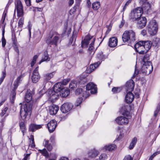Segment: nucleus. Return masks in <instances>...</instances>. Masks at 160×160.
<instances>
[{
	"label": "nucleus",
	"instance_id": "e433bc0d",
	"mask_svg": "<svg viewBox=\"0 0 160 160\" xmlns=\"http://www.w3.org/2000/svg\"><path fill=\"white\" fill-rule=\"evenodd\" d=\"M137 142V138L136 137H134L132 139L131 142L130 143L129 146V149L130 150L132 149L135 145H136Z\"/></svg>",
	"mask_w": 160,
	"mask_h": 160
},
{
	"label": "nucleus",
	"instance_id": "69168bd1",
	"mask_svg": "<svg viewBox=\"0 0 160 160\" xmlns=\"http://www.w3.org/2000/svg\"><path fill=\"white\" fill-rule=\"evenodd\" d=\"M87 7L88 8H90L91 6V3L90 0H88L87 1Z\"/></svg>",
	"mask_w": 160,
	"mask_h": 160
},
{
	"label": "nucleus",
	"instance_id": "a211bd4d",
	"mask_svg": "<svg viewBox=\"0 0 160 160\" xmlns=\"http://www.w3.org/2000/svg\"><path fill=\"white\" fill-rule=\"evenodd\" d=\"M118 40L117 38L112 37L110 38L108 42V46L111 48L116 47L118 44Z\"/></svg>",
	"mask_w": 160,
	"mask_h": 160
},
{
	"label": "nucleus",
	"instance_id": "7ed1b4c3",
	"mask_svg": "<svg viewBox=\"0 0 160 160\" xmlns=\"http://www.w3.org/2000/svg\"><path fill=\"white\" fill-rule=\"evenodd\" d=\"M129 108L128 105L124 106L122 108V114L123 116L118 117L115 119L117 123L119 125H122L128 123V119L131 118L130 112L127 110Z\"/></svg>",
	"mask_w": 160,
	"mask_h": 160
},
{
	"label": "nucleus",
	"instance_id": "cd10ccee",
	"mask_svg": "<svg viewBox=\"0 0 160 160\" xmlns=\"http://www.w3.org/2000/svg\"><path fill=\"white\" fill-rule=\"evenodd\" d=\"M151 8V5L148 2H147L143 5L142 8L143 11H144L145 12H148Z\"/></svg>",
	"mask_w": 160,
	"mask_h": 160
},
{
	"label": "nucleus",
	"instance_id": "c03bdc74",
	"mask_svg": "<svg viewBox=\"0 0 160 160\" xmlns=\"http://www.w3.org/2000/svg\"><path fill=\"white\" fill-rule=\"evenodd\" d=\"M77 85L75 81L71 82L69 84V88L72 89L77 87Z\"/></svg>",
	"mask_w": 160,
	"mask_h": 160
},
{
	"label": "nucleus",
	"instance_id": "c756f323",
	"mask_svg": "<svg viewBox=\"0 0 160 160\" xmlns=\"http://www.w3.org/2000/svg\"><path fill=\"white\" fill-rule=\"evenodd\" d=\"M50 60V58L49 57L47 51H45L44 52V55L42 57V59L40 61L39 64H40L42 62L44 61H49Z\"/></svg>",
	"mask_w": 160,
	"mask_h": 160
},
{
	"label": "nucleus",
	"instance_id": "4468645a",
	"mask_svg": "<svg viewBox=\"0 0 160 160\" xmlns=\"http://www.w3.org/2000/svg\"><path fill=\"white\" fill-rule=\"evenodd\" d=\"M57 122L54 120H51L47 125L48 129L50 132H53L57 126Z\"/></svg>",
	"mask_w": 160,
	"mask_h": 160
},
{
	"label": "nucleus",
	"instance_id": "49530a36",
	"mask_svg": "<svg viewBox=\"0 0 160 160\" xmlns=\"http://www.w3.org/2000/svg\"><path fill=\"white\" fill-rule=\"evenodd\" d=\"M31 141L32 143L31 144V147L32 148H34L35 147V144L34 143V136L32 135L30 136V138H29Z\"/></svg>",
	"mask_w": 160,
	"mask_h": 160
},
{
	"label": "nucleus",
	"instance_id": "aec40b11",
	"mask_svg": "<svg viewBox=\"0 0 160 160\" xmlns=\"http://www.w3.org/2000/svg\"><path fill=\"white\" fill-rule=\"evenodd\" d=\"M92 38V37L89 35L86 36L84 39L82 41L81 46L83 48L87 47L89 42V41Z\"/></svg>",
	"mask_w": 160,
	"mask_h": 160
},
{
	"label": "nucleus",
	"instance_id": "603ef678",
	"mask_svg": "<svg viewBox=\"0 0 160 160\" xmlns=\"http://www.w3.org/2000/svg\"><path fill=\"white\" fill-rule=\"evenodd\" d=\"M12 41H13V44L14 46H17V39L15 35H13L12 37Z\"/></svg>",
	"mask_w": 160,
	"mask_h": 160
},
{
	"label": "nucleus",
	"instance_id": "58836bf2",
	"mask_svg": "<svg viewBox=\"0 0 160 160\" xmlns=\"http://www.w3.org/2000/svg\"><path fill=\"white\" fill-rule=\"evenodd\" d=\"M152 43L155 46H158L160 44V39L158 38H155L153 40Z\"/></svg>",
	"mask_w": 160,
	"mask_h": 160
},
{
	"label": "nucleus",
	"instance_id": "9b49d317",
	"mask_svg": "<svg viewBox=\"0 0 160 160\" xmlns=\"http://www.w3.org/2000/svg\"><path fill=\"white\" fill-rule=\"evenodd\" d=\"M72 105L71 103L67 102L63 104L61 107V110L63 113H66L72 108Z\"/></svg>",
	"mask_w": 160,
	"mask_h": 160
},
{
	"label": "nucleus",
	"instance_id": "ddd939ff",
	"mask_svg": "<svg viewBox=\"0 0 160 160\" xmlns=\"http://www.w3.org/2000/svg\"><path fill=\"white\" fill-rule=\"evenodd\" d=\"M86 89L87 90H90L92 94H93L97 92V89L96 85L92 82L88 83L86 85Z\"/></svg>",
	"mask_w": 160,
	"mask_h": 160
},
{
	"label": "nucleus",
	"instance_id": "37998d69",
	"mask_svg": "<svg viewBox=\"0 0 160 160\" xmlns=\"http://www.w3.org/2000/svg\"><path fill=\"white\" fill-rule=\"evenodd\" d=\"M149 55L148 54H146L144 55L142 61L143 63L147 62H150L149 61Z\"/></svg>",
	"mask_w": 160,
	"mask_h": 160
},
{
	"label": "nucleus",
	"instance_id": "052dcab7",
	"mask_svg": "<svg viewBox=\"0 0 160 160\" xmlns=\"http://www.w3.org/2000/svg\"><path fill=\"white\" fill-rule=\"evenodd\" d=\"M30 154H26L23 158V160H29V156Z\"/></svg>",
	"mask_w": 160,
	"mask_h": 160
},
{
	"label": "nucleus",
	"instance_id": "f704fd0d",
	"mask_svg": "<svg viewBox=\"0 0 160 160\" xmlns=\"http://www.w3.org/2000/svg\"><path fill=\"white\" fill-rule=\"evenodd\" d=\"M100 2L98 1H96L92 3V9L96 10H98L100 7Z\"/></svg>",
	"mask_w": 160,
	"mask_h": 160
},
{
	"label": "nucleus",
	"instance_id": "f8f14e48",
	"mask_svg": "<svg viewBox=\"0 0 160 160\" xmlns=\"http://www.w3.org/2000/svg\"><path fill=\"white\" fill-rule=\"evenodd\" d=\"M137 21L138 27L140 29L143 28L146 25L147 19L145 17H142L137 19Z\"/></svg>",
	"mask_w": 160,
	"mask_h": 160
},
{
	"label": "nucleus",
	"instance_id": "412c9836",
	"mask_svg": "<svg viewBox=\"0 0 160 160\" xmlns=\"http://www.w3.org/2000/svg\"><path fill=\"white\" fill-rule=\"evenodd\" d=\"M63 88V85L62 83L61 82H60L55 84L53 87L52 90L59 93V92L61 91Z\"/></svg>",
	"mask_w": 160,
	"mask_h": 160
},
{
	"label": "nucleus",
	"instance_id": "473e14b6",
	"mask_svg": "<svg viewBox=\"0 0 160 160\" xmlns=\"http://www.w3.org/2000/svg\"><path fill=\"white\" fill-rule=\"evenodd\" d=\"M158 29V28H151V29H148V31L149 34L152 36L155 35L157 32Z\"/></svg>",
	"mask_w": 160,
	"mask_h": 160
},
{
	"label": "nucleus",
	"instance_id": "13d9d810",
	"mask_svg": "<svg viewBox=\"0 0 160 160\" xmlns=\"http://www.w3.org/2000/svg\"><path fill=\"white\" fill-rule=\"evenodd\" d=\"M24 1L27 6H30L31 5V0H24Z\"/></svg>",
	"mask_w": 160,
	"mask_h": 160
},
{
	"label": "nucleus",
	"instance_id": "680f3d73",
	"mask_svg": "<svg viewBox=\"0 0 160 160\" xmlns=\"http://www.w3.org/2000/svg\"><path fill=\"white\" fill-rule=\"evenodd\" d=\"M139 72V71H138V70H137L136 68L135 70L133 76V77H134L136 76V75H137L138 74Z\"/></svg>",
	"mask_w": 160,
	"mask_h": 160
},
{
	"label": "nucleus",
	"instance_id": "f03ea898",
	"mask_svg": "<svg viewBox=\"0 0 160 160\" xmlns=\"http://www.w3.org/2000/svg\"><path fill=\"white\" fill-rule=\"evenodd\" d=\"M152 43L149 41H141L137 42L134 45L136 51L140 54L146 53L150 49Z\"/></svg>",
	"mask_w": 160,
	"mask_h": 160
},
{
	"label": "nucleus",
	"instance_id": "0eeeda50",
	"mask_svg": "<svg viewBox=\"0 0 160 160\" xmlns=\"http://www.w3.org/2000/svg\"><path fill=\"white\" fill-rule=\"evenodd\" d=\"M153 69V67L151 62H147L143 63L141 72L143 73L147 74L151 73Z\"/></svg>",
	"mask_w": 160,
	"mask_h": 160
},
{
	"label": "nucleus",
	"instance_id": "6ab92c4d",
	"mask_svg": "<svg viewBox=\"0 0 160 160\" xmlns=\"http://www.w3.org/2000/svg\"><path fill=\"white\" fill-rule=\"evenodd\" d=\"M134 98V95L131 92L128 91L125 96L126 102L128 103H131L133 101Z\"/></svg>",
	"mask_w": 160,
	"mask_h": 160
},
{
	"label": "nucleus",
	"instance_id": "ea45409f",
	"mask_svg": "<svg viewBox=\"0 0 160 160\" xmlns=\"http://www.w3.org/2000/svg\"><path fill=\"white\" fill-rule=\"evenodd\" d=\"M24 18H21L19 20L18 28L20 29V31H22V28L23 27L24 24Z\"/></svg>",
	"mask_w": 160,
	"mask_h": 160
},
{
	"label": "nucleus",
	"instance_id": "2f4dec72",
	"mask_svg": "<svg viewBox=\"0 0 160 160\" xmlns=\"http://www.w3.org/2000/svg\"><path fill=\"white\" fill-rule=\"evenodd\" d=\"M104 148L106 150L111 151L116 148V146L115 144H112L108 145H106L104 147Z\"/></svg>",
	"mask_w": 160,
	"mask_h": 160
},
{
	"label": "nucleus",
	"instance_id": "b1692460",
	"mask_svg": "<svg viewBox=\"0 0 160 160\" xmlns=\"http://www.w3.org/2000/svg\"><path fill=\"white\" fill-rule=\"evenodd\" d=\"M23 77L22 75H21L18 76L15 81L13 84L14 89H16L17 88L19 84L21 83Z\"/></svg>",
	"mask_w": 160,
	"mask_h": 160
},
{
	"label": "nucleus",
	"instance_id": "c85d7f7f",
	"mask_svg": "<svg viewBox=\"0 0 160 160\" xmlns=\"http://www.w3.org/2000/svg\"><path fill=\"white\" fill-rule=\"evenodd\" d=\"M70 94L69 91L63 88L61 91L60 95L63 98L67 97Z\"/></svg>",
	"mask_w": 160,
	"mask_h": 160
},
{
	"label": "nucleus",
	"instance_id": "423d86ee",
	"mask_svg": "<svg viewBox=\"0 0 160 160\" xmlns=\"http://www.w3.org/2000/svg\"><path fill=\"white\" fill-rule=\"evenodd\" d=\"M59 38L57 36H54V35H52L48 36L46 40V42L48 45L50 47L52 46L54 47H56L58 45V42Z\"/></svg>",
	"mask_w": 160,
	"mask_h": 160
},
{
	"label": "nucleus",
	"instance_id": "a18cd8bd",
	"mask_svg": "<svg viewBox=\"0 0 160 160\" xmlns=\"http://www.w3.org/2000/svg\"><path fill=\"white\" fill-rule=\"evenodd\" d=\"M121 90V88L119 87H114L112 89V91L114 93L119 92Z\"/></svg>",
	"mask_w": 160,
	"mask_h": 160
},
{
	"label": "nucleus",
	"instance_id": "7c9ffc66",
	"mask_svg": "<svg viewBox=\"0 0 160 160\" xmlns=\"http://www.w3.org/2000/svg\"><path fill=\"white\" fill-rule=\"evenodd\" d=\"M7 75L6 72V67L4 68L2 70L1 72V76L0 78V85L3 82L4 79L6 77Z\"/></svg>",
	"mask_w": 160,
	"mask_h": 160
},
{
	"label": "nucleus",
	"instance_id": "39448f33",
	"mask_svg": "<svg viewBox=\"0 0 160 160\" xmlns=\"http://www.w3.org/2000/svg\"><path fill=\"white\" fill-rule=\"evenodd\" d=\"M143 12L142 7H138L134 9L131 13V19L135 21L137 19L141 18Z\"/></svg>",
	"mask_w": 160,
	"mask_h": 160
},
{
	"label": "nucleus",
	"instance_id": "3c124183",
	"mask_svg": "<svg viewBox=\"0 0 160 160\" xmlns=\"http://www.w3.org/2000/svg\"><path fill=\"white\" fill-rule=\"evenodd\" d=\"M82 91V89L81 88H77L75 92L76 95H78L81 93Z\"/></svg>",
	"mask_w": 160,
	"mask_h": 160
},
{
	"label": "nucleus",
	"instance_id": "bb28decb",
	"mask_svg": "<svg viewBox=\"0 0 160 160\" xmlns=\"http://www.w3.org/2000/svg\"><path fill=\"white\" fill-rule=\"evenodd\" d=\"M158 28V24L156 22V21L155 20H152L150 21L148 25V29H151V28Z\"/></svg>",
	"mask_w": 160,
	"mask_h": 160
},
{
	"label": "nucleus",
	"instance_id": "864d4df0",
	"mask_svg": "<svg viewBox=\"0 0 160 160\" xmlns=\"http://www.w3.org/2000/svg\"><path fill=\"white\" fill-rule=\"evenodd\" d=\"M8 109L7 107H5L3 110L2 111V112L0 113V116L1 117L3 116L6 113V111Z\"/></svg>",
	"mask_w": 160,
	"mask_h": 160
},
{
	"label": "nucleus",
	"instance_id": "6e6d98bb",
	"mask_svg": "<svg viewBox=\"0 0 160 160\" xmlns=\"http://www.w3.org/2000/svg\"><path fill=\"white\" fill-rule=\"evenodd\" d=\"M70 81V79H65L63 80L62 82V85H65L67 84V83Z\"/></svg>",
	"mask_w": 160,
	"mask_h": 160
},
{
	"label": "nucleus",
	"instance_id": "09e8293b",
	"mask_svg": "<svg viewBox=\"0 0 160 160\" xmlns=\"http://www.w3.org/2000/svg\"><path fill=\"white\" fill-rule=\"evenodd\" d=\"M82 98H78L77 99V101L75 104L76 106H78L82 103Z\"/></svg>",
	"mask_w": 160,
	"mask_h": 160
},
{
	"label": "nucleus",
	"instance_id": "f257e3e1",
	"mask_svg": "<svg viewBox=\"0 0 160 160\" xmlns=\"http://www.w3.org/2000/svg\"><path fill=\"white\" fill-rule=\"evenodd\" d=\"M32 99V93L29 91H28L26 92L25 96V100L27 103L23 106V108L22 105L21 106L20 116L23 120L26 119L28 115L31 114L32 106V104L30 102ZM20 104H22L21 103H20Z\"/></svg>",
	"mask_w": 160,
	"mask_h": 160
},
{
	"label": "nucleus",
	"instance_id": "20e7f679",
	"mask_svg": "<svg viewBox=\"0 0 160 160\" xmlns=\"http://www.w3.org/2000/svg\"><path fill=\"white\" fill-rule=\"evenodd\" d=\"M135 32L132 30H126L123 33L122 38L124 42H128L129 45L134 44L136 40Z\"/></svg>",
	"mask_w": 160,
	"mask_h": 160
},
{
	"label": "nucleus",
	"instance_id": "9d476101",
	"mask_svg": "<svg viewBox=\"0 0 160 160\" xmlns=\"http://www.w3.org/2000/svg\"><path fill=\"white\" fill-rule=\"evenodd\" d=\"M38 67H37L33 70L32 76V82L34 83L38 82L40 78V76L38 72Z\"/></svg>",
	"mask_w": 160,
	"mask_h": 160
},
{
	"label": "nucleus",
	"instance_id": "1a4fd4ad",
	"mask_svg": "<svg viewBox=\"0 0 160 160\" xmlns=\"http://www.w3.org/2000/svg\"><path fill=\"white\" fill-rule=\"evenodd\" d=\"M48 96L49 100L53 102L58 98L59 93L51 89L48 91Z\"/></svg>",
	"mask_w": 160,
	"mask_h": 160
},
{
	"label": "nucleus",
	"instance_id": "e2e57ef3",
	"mask_svg": "<svg viewBox=\"0 0 160 160\" xmlns=\"http://www.w3.org/2000/svg\"><path fill=\"white\" fill-rule=\"evenodd\" d=\"M146 33H147V31L146 30L143 29L142 31L141 32V34L143 36H145L146 34Z\"/></svg>",
	"mask_w": 160,
	"mask_h": 160
},
{
	"label": "nucleus",
	"instance_id": "8fccbe9b",
	"mask_svg": "<svg viewBox=\"0 0 160 160\" xmlns=\"http://www.w3.org/2000/svg\"><path fill=\"white\" fill-rule=\"evenodd\" d=\"M79 7V4H78L77 5H76L72 8L70 10V12H72V13H73V12H75L76 10Z\"/></svg>",
	"mask_w": 160,
	"mask_h": 160
},
{
	"label": "nucleus",
	"instance_id": "5701e85b",
	"mask_svg": "<svg viewBox=\"0 0 160 160\" xmlns=\"http://www.w3.org/2000/svg\"><path fill=\"white\" fill-rule=\"evenodd\" d=\"M43 145L49 151H50L52 149V145L49 143V141L48 140L44 139L43 142Z\"/></svg>",
	"mask_w": 160,
	"mask_h": 160
},
{
	"label": "nucleus",
	"instance_id": "4d7b16f0",
	"mask_svg": "<svg viewBox=\"0 0 160 160\" xmlns=\"http://www.w3.org/2000/svg\"><path fill=\"white\" fill-rule=\"evenodd\" d=\"M123 160H133L131 156L128 155L126 156Z\"/></svg>",
	"mask_w": 160,
	"mask_h": 160
},
{
	"label": "nucleus",
	"instance_id": "a19ab883",
	"mask_svg": "<svg viewBox=\"0 0 160 160\" xmlns=\"http://www.w3.org/2000/svg\"><path fill=\"white\" fill-rule=\"evenodd\" d=\"M5 33L4 29L3 28L2 31V46L3 47H4L6 44V41L4 38V34Z\"/></svg>",
	"mask_w": 160,
	"mask_h": 160
},
{
	"label": "nucleus",
	"instance_id": "4be33fe9",
	"mask_svg": "<svg viewBox=\"0 0 160 160\" xmlns=\"http://www.w3.org/2000/svg\"><path fill=\"white\" fill-rule=\"evenodd\" d=\"M95 40V38H94L93 39L92 42L90 44L89 48L88 49V52L89 53V54L91 56L93 55L95 52V51L94 49L93 45Z\"/></svg>",
	"mask_w": 160,
	"mask_h": 160
},
{
	"label": "nucleus",
	"instance_id": "2eb2a0df",
	"mask_svg": "<svg viewBox=\"0 0 160 160\" xmlns=\"http://www.w3.org/2000/svg\"><path fill=\"white\" fill-rule=\"evenodd\" d=\"M134 82L132 79L127 81L126 84V90L127 91L132 92L134 88Z\"/></svg>",
	"mask_w": 160,
	"mask_h": 160
},
{
	"label": "nucleus",
	"instance_id": "5fc2aeb1",
	"mask_svg": "<svg viewBox=\"0 0 160 160\" xmlns=\"http://www.w3.org/2000/svg\"><path fill=\"white\" fill-rule=\"evenodd\" d=\"M76 35L75 34H73L72 38L70 40V41H69V44H71L72 43V42L74 39H75V40L76 39Z\"/></svg>",
	"mask_w": 160,
	"mask_h": 160
},
{
	"label": "nucleus",
	"instance_id": "dca6fc26",
	"mask_svg": "<svg viewBox=\"0 0 160 160\" xmlns=\"http://www.w3.org/2000/svg\"><path fill=\"white\" fill-rule=\"evenodd\" d=\"M99 153V152L94 149H91L90 150L88 153V158L90 159L95 158Z\"/></svg>",
	"mask_w": 160,
	"mask_h": 160
},
{
	"label": "nucleus",
	"instance_id": "a878e982",
	"mask_svg": "<svg viewBox=\"0 0 160 160\" xmlns=\"http://www.w3.org/2000/svg\"><path fill=\"white\" fill-rule=\"evenodd\" d=\"M42 127L41 125H37L35 124H32L30 125L29 127L30 131L33 132L35 130L41 128Z\"/></svg>",
	"mask_w": 160,
	"mask_h": 160
},
{
	"label": "nucleus",
	"instance_id": "338daca9",
	"mask_svg": "<svg viewBox=\"0 0 160 160\" xmlns=\"http://www.w3.org/2000/svg\"><path fill=\"white\" fill-rule=\"evenodd\" d=\"M14 48L15 50L16 51V52L18 53L19 52V51L18 48V47L17 45L16 46H14Z\"/></svg>",
	"mask_w": 160,
	"mask_h": 160
},
{
	"label": "nucleus",
	"instance_id": "bf43d9fd",
	"mask_svg": "<svg viewBox=\"0 0 160 160\" xmlns=\"http://www.w3.org/2000/svg\"><path fill=\"white\" fill-rule=\"evenodd\" d=\"M160 153V151H157L156 152H155L154 153H153L151 156H150V157L153 158L157 155L158 154Z\"/></svg>",
	"mask_w": 160,
	"mask_h": 160
},
{
	"label": "nucleus",
	"instance_id": "72a5a7b5",
	"mask_svg": "<svg viewBox=\"0 0 160 160\" xmlns=\"http://www.w3.org/2000/svg\"><path fill=\"white\" fill-rule=\"evenodd\" d=\"M19 126L22 132L24 135V133L26 132V128L23 122H21L19 123Z\"/></svg>",
	"mask_w": 160,
	"mask_h": 160
},
{
	"label": "nucleus",
	"instance_id": "4c0bfd02",
	"mask_svg": "<svg viewBox=\"0 0 160 160\" xmlns=\"http://www.w3.org/2000/svg\"><path fill=\"white\" fill-rule=\"evenodd\" d=\"M97 58L98 59L103 61L107 58V57L105 55L103 54L102 52H101L97 54Z\"/></svg>",
	"mask_w": 160,
	"mask_h": 160
},
{
	"label": "nucleus",
	"instance_id": "774afa93",
	"mask_svg": "<svg viewBox=\"0 0 160 160\" xmlns=\"http://www.w3.org/2000/svg\"><path fill=\"white\" fill-rule=\"evenodd\" d=\"M132 0H129L128 1H127L125 4L126 6H128L129 5V4L132 1Z\"/></svg>",
	"mask_w": 160,
	"mask_h": 160
},
{
	"label": "nucleus",
	"instance_id": "6e6552de",
	"mask_svg": "<svg viewBox=\"0 0 160 160\" xmlns=\"http://www.w3.org/2000/svg\"><path fill=\"white\" fill-rule=\"evenodd\" d=\"M17 10V16L18 17L22 16L23 15V7L22 4L20 0H18L15 4V8L14 13Z\"/></svg>",
	"mask_w": 160,
	"mask_h": 160
},
{
	"label": "nucleus",
	"instance_id": "393cba45",
	"mask_svg": "<svg viewBox=\"0 0 160 160\" xmlns=\"http://www.w3.org/2000/svg\"><path fill=\"white\" fill-rule=\"evenodd\" d=\"M101 62L99 61L94 63L93 64H91L90 65L89 68L88 69V71L89 73L93 72L95 69H96L99 65L101 64Z\"/></svg>",
	"mask_w": 160,
	"mask_h": 160
},
{
	"label": "nucleus",
	"instance_id": "c9c22d12",
	"mask_svg": "<svg viewBox=\"0 0 160 160\" xmlns=\"http://www.w3.org/2000/svg\"><path fill=\"white\" fill-rule=\"evenodd\" d=\"M54 72H53L49 73H47L44 75V80L47 81L49 80L53 76V73Z\"/></svg>",
	"mask_w": 160,
	"mask_h": 160
},
{
	"label": "nucleus",
	"instance_id": "79ce46f5",
	"mask_svg": "<svg viewBox=\"0 0 160 160\" xmlns=\"http://www.w3.org/2000/svg\"><path fill=\"white\" fill-rule=\"evenodd\" d=\"M43 155L47 157L48 155V153L46 148H44L42 150L39 149L38 150Z\"/></svg>",
	"mask_w": 160,
	"mask_h": 160
},
{
	"label": "nucleus",
	"instance_id": "0e129e2a",
	"mask_svg": "<svg viewBox=\"0 0 160 160\" xmlns=\"http://www.w3.org/2000/svg\"><path fill=\"white\" fill-rule=\"evenodd\" d=\"M67 26H66L64 27V28L63 29V32L62 34V35H64V34H66V33L67 32Z\"/></svg>",
	"mask_w": 160,
	"mask_h": 160
},
{
	"label": "nucleus",
	"instance_id": "de8ad7c7",
	"mask_svg": "<svg viewBox=\"0 0 160 160\" xmlns=\"http://www.w3.org/2000/svg\"><path fill=\"white\" fill-rule=\"evenodd\" d=\"M38 56L37 55L34 56L33 57L32 61L31 62V67H33L35 64L37 59L38 58Z\"/></svg>",
	"mask_w": 160,
	"mask_h": 160
},
{
	"label": "nucleus",
	"instance_id": "f3484780",
	"mask_svg": "<svg viewBox=\"0 0 160 160\" xmlns=\"http://www.w3.org/2000/svg\"><path fill=\"white\" fill-rule=\"evenodd\" d=\"M59 110V107L58 106L53 104L49 107V111L50 115H55Z\"/></svg>",
	"mask_w": 160,
	"mask_h": 160
}]
</instances>
